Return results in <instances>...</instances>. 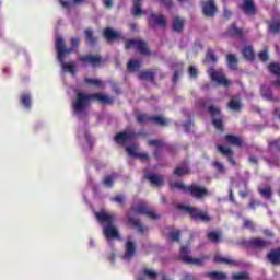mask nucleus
I'll use <instances>...</instances> for the list:
<instances>
[{
    "label": "nucleus",
    "mask_w": 280,
    "mask_h": 280,
    "mask_svg": "<svg viewBox=\"0 0 280 280\" xmlns=\"http://www.w3.org/2000/svg\"><path fill=\"white\" fill-rule=\"evenodd\" d=\"M137 48L140 56H151L152 51L150 50V47H148V42L141 40L139 38L135 39H127L125 42V49H135Z\"/></svg>",
    "instance_id": "6"
},
{
    "label": "nucleus",
    "mask_w": 280,
    "mask_h": 280,
    "mask_svg": "<svg viewBox=\"0 0 280 280\" xmlns=\"http://www.w3.org/2000/svg\"><path fill=\"white\" fill-rule=\"evenodd\" d=\"M231 16H233V11H231L230 9L224 7L223 8V19H226L229 21V19H231Z\"/></svg>",
    "instance_id": "61"
},
{
    "label": "nucleus",
    "mask_w": 280,
    "mask_h": 280,
    "mask_svg": "<svg viewBox=\"0 0 280 280\" xmlns=\"http://www.w3.org/2000/svg\"><path fill=\"white\" fill-rule=\"evenodd\" d=\"M269 32L271 34H280V20L269 23Z\"/></svg>",
    "instance_id": "46"
},
{
    "label": "nucleus",
    "mask_w": 280,
    "mask_h": 280,
    "mask_svg": "<svg viewBox=\"0 0 280 280\" xmlns=\"http://www.w3.org/2000/svg\"><path fill=\"white\" fill-rule=\"evenodd\" d=\"M125 259H132L135 255H137V245H135V242L128 241L125 245Z\"/></svg>",
    "instance_id": "22"
},
{
    "label": "nucleus",
    "mask_w": 280,
    "mask_h": 280,
    "mask_svg": "<svg viewBox=\"0 0 280 280\" xmlns=\"http://www.w3.org/2000/svg\"><path fill=\"white\" fill-rule=\"evenodd\" d=\"M243 244L247 248H257L258 250H264V248H268L270 246V241L260 238V237H254L247 241H243Z\"/></svg>",
    "instance_id": "10"
},
{
    "label": "nucleus",
    "mask_w": 280,
    "mask_h": 280,
    "mask_svg": "<svg viewBox=\"0 0 280 280\" xmlns=\"http://www.w3.org/2000/svg\"><path fill=\"white\" fill-rule=\"evenodd\" d=\"M103 184L105 185V187H113V177L110 175H106Z\"/></svg>",
    "instance_id": "60"
},
{
    "label": "nucleus",
    "mask_w": 280,
    "mask_h": 280,
    "mask_svg": "<svg viewBox=\"0 0 280 280\" xmlns=\"http://www.w3.org/2000/svg\"><path fill=\"white\" fill-rule=\"evenodd\" d=\"M83 65H91V67H100L102 65V56L100 55H84L79 58Z\"/></svg>",
    "instance_id": "14"
},
{
    "label": "nucleus",
    "mask_w": 280,
    "mask_h": 280,
    "mask_svg": "<svg viewBox=\"0 0 280 280\" xmlns=\"http://www.w3.org/2000/svg\"><path fill=\"white\" fill-rule=\"evenodd\" d=\"M268 70L272 75H277V78H280V65L277 62H271L268 65Z\"/></svg>",
    "instance_id": "43"
},
{
    "label": "nucleus",
    "mask_w": 280,
    "mask_h": 280,
    "mask_svg": "<svg viewBox=\"0 0 280 280\" xmlns=\"http://www.w3.org/2000/svg\"><path fill=\"white\" fill-rule=\"evenodd\" d=\"M148 145H150L151 148H155L153 154H154L155 159H158V161H160L161 153L163 152V148L165 145L163 143V140L151 139L148 141Z\"/></svg>",
    "instance_id": "18"
},
{
    "label": "nucleus",
    "mask_w": 280,
    "mask_h": 280,
    "mask_svg": "<svg viewBox=\"0 0 280 280\" xmlns=\"http://www.w3.org/2000/svg\"><path fill=\"white\" fill-rule=\"evenodd\" d=\"M92 101L98 102L100 104L112 105L114 104L115 98L102 93L85 94L83 92H78L75 100L72 102V108L75 115L84 113V110L91 106Z\"/></svg>",
    "instance_id": "1"
},
{
    "label": "nucleus",
    "mask_w": 280,
    "mask_h": 280,
    "mask_svg": "<svg viewBox=\"0 0 280 280\" xmlns=\"http://www.w3.org/2000/svg\"><path fill=\"white\" fill-rule=\"evenodd\" d=\"M260 95L264 100H267V102H279V98L275 97L272 90L268 88V85H261Z\"/></svg>",
    "instance_id": "23"
},
{
    "label": "nucleus",
    "mask_w": 280,
    "mask_h": 280,
    "mask_svg": "<svg viewBox=\"0 0 280 280\" xmlns=\"http://www.w3.org/2000/svg\"><path fill=\"white\" fill-rule=\"evenodd\" d=\"M205 62L206 65H218V57L215 56V52H213L212 49H208Z\"/></svg>",
    "instance_id": "39"
},
{
    "label": "nucleus",
    "mask_w": 280,
    "mask_h": 280,
    "mask_svg": "<svg viewBox=\"0 0 280 280\" xmlns=\"http://www.w3.org/2000/svg\"><path fill=\"white\" fill-rule=\"evenodd\" d=\"M168 237L171 242H180V230L170 232Z\"/></svg>",
    "instance_id": "50"
},
{
    "label": "nucleus",
    "mask_w": 280,
    "mask_h": 280,
    "mask_svg": "<svg viewBox=\"0 0 280 280\" xmlns=\"http://www.w3.org/2000/svg\"><path fill=\"white\" fill-rule=\"evenodd\" d=\"M70 43H71V45H72V51H73V49H78V47H80V37H72L71 39H70Z\"/></svg>",
    "instance_id": "59"
},
{
    "label": "nucleus",
    "mask_w": 280,
    "mask_h": 280,
    "mask_svg": "<svg viewBox=\"0 0 280 280\" xmlns=\"http://www.w3.org/2000/svg\"><path fill=\"white\" fill-rule=\"evenodd\" d=\"M244 229H249V231H255V223L252 220L245 219L243 221Z\"/></svg>",
    "instance_id": "57"
},
{
    "label": "nucleus",
    "mask_w": 280,
    "mask_h": 280,
    "mask_svg": "<svg viewBox=\"0 0 280 280\" xmlns=\"http://www.w3.org/2000/svg\"><path fill=\"white\" fill-rule=\"evenodd\" d=\"M242 54L245 60H249L250 62L255 60V50L253 49V46H245L242 50Z\"/></svg>",
    "instance_id": "33"
},
{
    "label": "nucleus",
    "mask_w": 280,
    "mask_h": 280,
    "mask_svg": "<svg viewBox=\"0 0 280 280\" xmlns=\"http://www.w3.org/2000/svg\"><path fill=\"white\" fill-rule=\"evenodd\" d=\"M103 36L107 43H113L115 40H121V33L110 28L106 27L103 30Z\"/></svg>",
    "instance_id": "17"
},
{
    "label": "nucleus",
    "mask_w": 280,
    "mask_h": 280,
    "mask_svg": "<svg viewBox=\"0 0 280 280\" xmlns=\"http://www.w3.org/2000/svg\"><path fill=\"white\" fill-rule=\"evenodd\" d=\"M110 200L112 202L120 205V207H126V198L124 197V195H116L115 197H112Z\"/></svg>",
    "instance_id": "47"
},
{
    "label": "nucleus",
    "mask_w": 280,
    "mask_h": 280,
    "mask_svg": "<svg viewBox=\"0 0 280 280\" xmlns=\"http://www.w3.org/2000/svg\"><path fill=\"white\" fill-rule=\"evenodd\" d=\"M208 73L212 82H217V84H220L221 86H231V81L226 79V77H224V73H222V71H218L211 68L208 70Z\"/></svg>",
    "instance_id": "11"
},
{
    "label": "nucleus",
    "mask_w": 280,
    "mask_h": 280,
    "mask_svg": "<svg viewBox=\"0 0 280 280\" xmlns=\"http://www.w3.org/2000/svg\"><path fill=\"white\" fill-rule=\"evenodd\" d=\"M218 152H220V154H222V156H226L229 163H231V165L235 166L237 165V162L235 161V152L231 149V148H226L224 145H218L217 147Z\"/></svg>",
    "instance_id": "15"
},
{
    "label": "nucleus",
    "mask_w": 280,
    "mask_h": 280,
    "mask_svg": "<svg viewBox=\"0 0 280 280\" xmlns=\"http://www.w3.org/2000/svg\"><path fill=\"white\" fill-rule=\"evenodd\" d=\"M185 28V20L182 18H175L173 20V31L180 34L183 30Z\"/></svg>",
    "instance_id": "35"
},
{
    "label": "nucleus",
    "mask_w": 280,
    "mask_h": 280,
    "mask_svg": "<svg viewBox=\"0 0 280 280\" xmlns=\"http://www.w3.org/2000/svg\"><path fill=\"white\" fill-rule=\"evenodd\" d=\"M177 209H180L182 211H185V213H188V215H190L191 220H195V222H203L205 224L211 222V217L209 215V213L201 210L200 208H196L194 206L178 205Z\"/></svg>",
    "instance_id": "4"
},
{
    "label": "nucleus",
    "mask_w": 280,
    "mask_h": 280,
    "mask_svg": "<svg viewBox=\"0 0 280 280\" xmlns=\"http://www.w3.org/2000/svg\"><path fill=\"white\" fill-rule=\"evenodd\" d=\"M249 209H257V207H261V201L257 199H250L248 203Z\"/></svg>",
    "instance_id": "58"
},
{
    "label": "nucleus",
    "mask_w": 280,
    "mask_h": 280,
    "mask_svg": "<svg viewBox=\"0 0 280 280\" xmlns=\"http://www.w3.org/2000/svg\"><path fill=\"white\" fill-rule=\"evenodd\" d=\"M202 14L207 19H213L218 14V5L215 0H207L202 2Z\"/></svg>",
    "instance_id": "13"
},
{
    "label": "nucleus",
    "mask_w": 280,
    "mask_h": 280,
    "mask_svg": "<svg viewBox=\"0 0 280 280\" xmlns=\"http://www.w3.org/2000/svg\"><path fill=\"white\" fill-rule=\"evenodd\" d=\"M188 73H189L190 78H198V69H196V67H194V66L189 67Z\"/></svg>",
    "instance_id": "62"
},
{
    "label": "nucleus",
    "mask_w": 280,
    "mask_h": 280,
    "mask_svg": "<svg viewBox=\"0 0 280 280\" xmlns=\"http://www.w3.org/2000/svg\"><path fill=\"white\" fill-rule=\"evenodd\" d=\"M160 5L166 8V10H172L174 8V2L172 0H156Z\"/></svg>",
    "instance_id": "52"
},
{
    "label": "nucleus",
    "mask_w": 280,
    "mask_h": 280,
    "mask_svg": "<svg viewBox=\"0 0 280 280\" xmlns=\"http://www.w3.org/2000/svg\"><path fill=\"white\" fill-rule=\"evenodd\" d=\"M268 261L272 264V266H280V247L276 249H271L267 255Z\"/></svg>",
    "instance_id": "25"
},
{
    "label": "nucleus",
    "mask_w": 280,
    "mask_h": 280,
    "mask_svg": "<svg viewBox=\"0 0 280 280\" xmlns=\"http://www.w3.org/2000/svg\"><path fill=\"white\" fill-rule=\"evenodd\" d=\"M149 27L152 30H154V27L165 30V27H167V20H165V15L151 12L149 16Z\"/></svg>",
    "instance_id": "9"
},
{
    "label": "nucleus",
    "mask_w": 280,
    "mask_h": 280,
    "mask_svg": "<svg viewBox=\"0 0 280 280\" xmlns=\"http://www.w3.org/2000/svg\"><path fill=\"white\" fill-rule=\"evenodd\" d=\"M212 166L214 167V170H217V172H219V174H226V168H224V164H222L219 161H214L212 162Z\"/></svg>",
    "instance_id": "49"
},
{
    "label": "nucleus",
    "mask_w": 280,
    "mask_h": 280,
    "mask_svg": "<svg viewBox=\"0 0 280 280\" xmlns=\"http://www.w3.org/2000/svg\"><path fill=\"white\" fill-rule=\"evenodd\" d=\"M145 178L147 180H150L151 185H155V187H163V176L156 175L154 173H149L145 175Z\"/></svg>",
    "instance_id": "26"
},
{
    "label": "nucleus",
    "mask_w": 280,
    "mask_h": 280,
    "mask_svg": "<svg viewBox=\"0 0 280 280\" xmlns=\"http://www.w3.org/2000/svg\"><path fill=\"white\" fill-rule=\"evenodd\" d=\"M225 143H230V145H236V148H242L244 141L242 138L235 135H226L224 136Z\"/></svg>",
    "instance_id": "27"
},
{
    "label": "nucleus",
    "mask_w": 280,
    "mask_h": 280,
    "mask_svg": "<svg viewBox=\"0 0 280 280\" xmlns=\"http://www.w3.org/2000/svg\"><path fill=\"white\" fill-rule=\"evenodd\" d=\"M150 121L155 126H161V127L170 126V119L163 116H151Z\"/></svg>",
    "instance_id": "30"
},
{
    "label": "nucleus",
    "mask_w": 280,
    "mask_h": 280,
    "mask_svg": "<svg viewBox=\"0 0 280 280\" xmlns=\"http://www.w3.org/2000/svg\"><path fill=\"white\" fill-rule=\"evenodd\" d=\"M214 264H225V266H237V262L230 257H223L222 255H214Z\"/></svg>",
    "instance_id": "28"
},
{
    "label": "nucleus",
    "mask_w": 280,
    "mask_h": 280,
    "mask_svg": "<svg viewBox=\"0 0 280 280\" xmlns=\"http://www.w3.org/2000/svg\"><path fill=\"white\" fill-rule=\"evenodd\" d=\"M258 194L261 196V198L270 200V198H272V187L267 186L265 188H258Z\"/></svg>",
    "instance_id": "40"
},
{
    "label": "nucleus",
    "mask_w": 280,
    "mask_h": 280,
    "mask_svg": "<svg viewBox=\"0 0 280 280\" xmlns=\"http://www.w3.org/2000/svg\"><path fill=\"white\" fill-rule=\"evenodd\" d=\"M95 215L101 224H104V222H106L107 224L103 229V233L106 240H121L119 231L117 230V228H115V225H113V222H115L113 215L106 212H96Z\"/></svg>",
    "instance_id": "3"
},
{
    "label": "nucleus",
    "mask_w": 280,
    "mask_h": 280,
    "mask_svg": "<svg viewBox=\"0 0 280 280\" xmlns=\"http://www.w3.org/2000/svg\"><path fill=\"white\" fill-rule=\"evenodd\" d=\"M242 9L248 16H255L257 14V7L254 0H243Z\"/></svg>",
    "instance_id": "20"
},
{
    "label": "nucleus",
    "mask_w": 280,
    "mask_h": 280,
    "mask_svg": "<svg viewBox=\"0 0 280 280\" xmlns=\"http://www.w3.org/2000/svg\"><path fill=\"white\" fill-rule=\"evenodd\" d=\"M139 80L154 82V72H152L151 70H143L139 73Z\"/></svg>",
    "instance_id": "41"
},
{
    "label": "nucleus",
    "mask_w": 280,
    "mask_h": 280,
    "mask_svg": "<svg viewBox=\"0 0 280 280\" xmlns=\"http://www.w3.org/2000/svg\"><path fill=\"white\" fill-rule=\"evenodd\" d=\"M143 4H141V0H133V9L132 14L133 16H143Z\"/></svg>",
    "instance_id": "38"
},
{
    "label": "nucleus",
    "mask_w": 280,
    "mask_h": 280,
    "mask_svg": "<svg viewBox=\"0 0 280 280\" xmlns=\"http://www.w3.org/2000/svg\"><path fill=\"white\" fill-rule=\"evenodd\" d=\"M230 110H234L235 113H240L242 110V101L238 98L232 97L228 104Z\"/></svg>",
    "instance_id": "34"
},
{
    "label": "nucleus",
    "mask_w": 280,
    "mask_h": 280,
    "mask_svg": "<svg viewBox=\"0 0 280 280\" xmlns=\"http://www.w3.org/2000/svg\"><path fill=\"white\" fill-rule=\"evenodd\" d=\"M139 137V133H137L133 129H126L122 132H118L114 141L118 143V145H124V143H128V141H132V139H137Z\"/></svg>",
    "instance_id": "7"
},
{
    "label": "nucleus",
    "mask_w": 280,
    "mask_h": 280,
    "mask_svg": "<svg viewBox=\"0 0 280 280\" xmlns=\"http://www.w3.org/2000/svg\"><path fill=\"white\" fill-rule=\"evenodd\" d=\"M226 36H230V38H244V30L237 27V24L232 23L230 26H228L226 30Z\"/></svg>",
    "instance_id": "19"
},
{
    "label": "nucleus",
    "mask_w": 280,
    "mask_h": 280,
    "mask_svg": "<svg viewBox=\"0 0 280 280\" xmlns=\"http://www.w3.org/2000/svg\"><path fill=\"white\" fill-rule=\"evenodd\" d=\"M190 170H189V167H187V166H184V167H176L175 170H174V175L175 176H178V177H180V176H187V174H190Z\"/></svg>",
    "instance_id": "45"
},
{
    "label": "nucleus",
    "mask_w": 280,
    "mask_h": 280,
    "mask_svg": "<svg viewBox=\"0 0 280 280\" xmlns=\"http://www.w3.org/2000/svg\"><path fill=\"white\" fill-rule=\"evenodd\" d=\"M126 152L129 156H135V159H140V161H150V155H148V153H139L135 147H127Z\"/></svg>",
    "instance_id": "24"
},
{
    "label": "nucleus",
    "mask_w": 280,
    "mask_h": 280,
    "mask_svg": "<svg viewBox=\"0 0 280 280\" xmlns=\"http://www.w3.org/2000/svg\"><path fill=\"white\" fill-rule=\"evenodd\" d=\"M207 110L214 128L219 130V132H224V116H222V109L220 107L210 105L207 107Z\"/></svg>",
    "instance_id": "5"
},
{
    "label": "nucleus",
    "mask_w": 280,
    "mask_h": 280,
    "mask_svg": "<svg viewBox=\"0 0 280 280\" xmlns=\"http://www.w3.org/2000/svg\"><path fill=\"white\" fill-rule=\"evenodd\" d=\"M226 62H228L229 69H231L232 71H237L238 60H237V57L235 55L228 54L226 55Z\"/></svg>",
    "instance_id": "32"
},
{
    "label": "nucleus",
    "mask_w": 280,
    "mask_h": 280,
    "mask_svg": "<svg viewBox=\"0 0 280 280\" xmlns=\"http://www.w3.org/2000/svg\"><path fill=\"white\" fill-rule=\"evenodd\" d=\"M267 143H268L269 150H275L276 152H280V138L268 140Z\"/></svg>",
    "instance_id": "44"
},
{
    "label": "nucleus",
    "mask_w": 280,
    "mask_h": 280,
    "mask_svg": "<svg viewBox=\"0 0 280 280\" xmlns=\"http://www.w3.org/2000/svg\"><path fill=\"white\" fill-rule=\"evenodd\" d=\"M128 71H139L141 69V61L131 59L127 63Z\"/></svg>",
    "instance_id": "42"
},
{
    "label": "nucleus",
    "mask_w": 280,
    "mask_h": 280,
    "mask_svg": "<svg viewBox=\"0 0 280 280\" xmlns=\"http://www.w3.org/2000/svg\"><path fill=\"white\" fill-rule=\"evenodd\" d=\"M127 224L132 229H138V233H141V235L145 232V228L141 224V221L130 214H128Z\"/></svg>",
    "instance_id": "21"
},
{
    "label": "nucleus",
    "mask_w": 280,
    "mask_h": 280,
    "mask_svg": "<svg viewBox=\"0 0 280 280\" xmlns=\"http://www.w3.org/2000/svg\"><path fill=\"white\" fill-rule=\"evenodd\" d=\"M185 132L191 131L192 121L191 118H189L186 122L183 124Z\"/></svg>",
    "instance_id": "63"
},
{
    "label": "nucleus",
    "mask_w": 280,
    "mask_h": 280,
    "mask_svg": "<svg viewBox=\"0 0 280 280\" xmlns=\"http://www.w3.org/2000/svg\"><path fill=\"white\" fill-rule=\"evenodd\" d=\"M112 91L116 93V95H121V88H119L118 83H112Z\"/></svg>",
    "instance_id": "64"
},
{
    "label": "nucleus",
    "mask_w": 280,
    "mask_h": 280,
    "mask_svg": "<svg viewBox=\"0 0 280 280\" xmlns=\"http://www.w3.org/2000/svg\"><path fill=\"white\" fill-rule=\"evenodd\" d=\"M131 211L139 213L140 215H147L150 220H159V214L148 208L145 203H139L138 206H132Z\"/></svg>",
    "instance_id": "12"
},
{
    "label": "nucleus",
    "mask_w": 280,
    "mask_h": 280,
    "mask_svg": "<svg viewBox=\"0 0 280 280\" xmlns=\"http://www.w3.org/2000/svg\"><path fill=\"white\" fill-rule=\"evenodd\" d=\"M85 40L90 45V47H95L97 45V37L93 34V30L86 28L84 31Z\"/></svg>",
    "instance_id": "29"
},
{
    "label": "nucleus",
    "mask_w": 280,
    "mask_h": 280,
    "mask_svg": "<svg viewBox=\"0 0 280 280\" xmlns=\"http://www.w3.org/2000/svg\"><path fill=\"white\" fill-rule=\"evenodd\" d=\"M20 104L24 106L27 110L32 108V94L30 93H23L20 96Z\"/></svg>",
    "instance_id": "31"
},
{
    "label": "nucleus",
    "mask_w": 280,
    "mask_h": 280,
    "mask_svg": "<svg viewBox=\"0 0 280 280\" xmlns=\"http://www.w3.org/2000/svg\"><path fill=\"white\" fill-rule=\"evenodd\" d=\"M206 277L211 280H226V273L221 271H210L206 273Z\"/></svg>",
    "instance_id": "37"
},
{
    "label": "nucleus",
    "mask_w": 280,
    "mask_h": 280,
    "mask_svg": "<svg viewBox=\"0 0 280 280\" xmlns=\"http://www.w3.org/2000/svg\"><path fill=\"white\" fill-rule=\"evenodd\" d=\"M233 280H249L250 276L248 275V272L243 271V272H238V273H234L232 276Z\"/></svg>",
    "instance_id": "48"
},
{
    "label": "nucleus",
    "mask_w": 280,
    "mask_h": 280,
    "mask_svg": "<svg viewBox=\"0 0 280 280\" xmlns=\"http://www.w3.org/2000/svg\"><path fill=\"white\" fill-rule=\"evenodd\" d=\"M187 192L195 198L196 200H202L203 198H207L209 196V189L198 186L196 184H192L187 187Z\"/></svg>",
    "instance_id": "8"
},
{
    "label": "nucleus",
    "mask_w": 280,
    "mask_h": 280,
    "mask_svg": "<svg viewBox=\"0 0 280 280\" xmlns=\"http://www.w3.org/2000/svg\"><path fill=\"white\" fill-rule=\"evenodd\" d=\"M143 275L149 279H153V280L156 279V277H159V273H156V271L152 269H144Z\"/></svg>",
    "instance_id": "55"
},
{
    "label": "nucleus",
    "mask_w": 280,
    "mask_h": 280,
    "mask_svg": "<svg viewBox=\"0 0 280 280\" xmlns=\"http://www.w3.org/2000/svg\"><path fill=\"white\" fill-rule=\"evenodd\" d=\"M152 116H148V114H139L136 119L138 124H145V121H150Z\"/></svg>",
    "instance_id": "54"
},
{
    "label": "nucleus",
    "mask_w": 280,
    "mask_h": 280,
    "mask_svg": "<svg viewBox=\"0 0 280 280\" xmlns=\"http://www.w3.org/2000/svg\"><path fill=\"white\" fill-rule=\"evenodd\" d=\"M55 49L57 51V60L60 62L62 71L75 75V73H78V70H75V61H71L69 63L65 62V57L73 54V49L67 48L65 45V38L58 37L56 39Z\"/></svg>",
    "instance_id": "2"
},
{
    "label": "nucleus",
    "mask_w": 280,
    "mask_h": 280,
    "mask_svg": "<svg viewBox=\"0 0 280 280\" xmlns=\"http://www.w3.org/2000/svg\"><path fill=\"white\" fill-rule=\"evenodd\" d=\"M207 259H209V257L207 256H203L201 258H194L191 256L180 257V261H183L184 264H188V266H199L200 268L205 266V261H207Z\"/></svg>",
    "instance_id": "16"
},
{
    "label": "nucleus",
    "mask_w": 280,
    "mask_h": 280,
    "mask_svg": "<svg viewBox=\"0 0 280 280\" xmlns=\"http://www.w3.org/2000/svg\"><path fill=\"white\" fill-rule=\"evenodd\" d=\"M84 82L85 84H92L93 86H102V81L97 79L85 78Z\"/></svg>",
    "instance_id": "56"
},
{
    "label": "nucleus",
    "mask_w": 280,
    "mask_h": 280,
    "mask_svg": "<svg viewBox=\"0 0 280 280\" xmlns=\"http://www.w3.org/2000/svg\"><path fill=\"white\" fill-rule=\"evenodd\" d=\"M207 237L212 244H220V242H222V233L217 231L209 232L207 234Z\"/></svg>",
    "instance_id": "36"
},
{
    "label": "nucleus",
    "mask_w": 280,
    "mask_h": 280,
    "mask_svg": "<svg viewBox=\"0 0 280 280\" xmlns=\"http://www.w3.org/2000/svg\"><path fill=\"white\" fill-rule=\"evenodd\" d=\"M189 186H186L182 182H175L173 185H171V189H179L182 191H187V188Z\"/></svg>",
    "instance_id": "53"
},
{
    "label": "nucleus",
    "mask_w": 280,
    "mask_h": 280,
    "mask_svg": "<svg viewBox=\"0 0 280 280\" xmlns=\"http://www.w3.org/2000/svg\"><path fill=\"white\" fill-rule=\"evenodd\" d=\"M258 58L260 62H268L270 59V55L268 54V49H265L258 54Z\"/></svg>",
    "instance_id": "51"
}]
</instances>
